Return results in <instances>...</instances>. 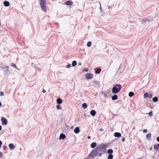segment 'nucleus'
Masks as SVG:
<instances>
[{"mask_svg":"<svg viewBox=\"0 0 159 159\" xmlns=\"http://www.w3.org/2000/svg\"><path fill=\"white\" fill-rule=\"evenodd\" d=\"M122 88V86L118 84H116L112 89V92L113 93L116 94L118 93Z\"/></svg>","mask_w":159,"mask_h":159,"instance_id":"nucleus-1","label":"nucleus"},{"mask_svg":"<svg viewBox=\"0 0 159 159\" xmlns=\"http://www.w3.org/2000/svg\"><path fill=\"white\" fill-rule=\"evenodd\" d=\"M148 94L147 93H146L144 94V96L145 97L148 98Z\"/></svg>","mask_w":159,"mask_h":159,"instance_id":"nucleus-32","label":"nucleus"},{"mask_svg":"<svg viewBox=\"0 0 159 159\" xmlns=\"http://www.w3.org/2000/svg\"><path fill=\"white\" fill-rule=\"evenodd\" d=\"M2 142L1 140H0V146H1V145H2Z\"/></svg>","mask_w":159,"mask_h":159,"instance_id":"nucleus-47","label":"nucleus"},{"mask_svg":"<svg viewBox=\"0 0 159 159\" xmlns=\"http://www.w3.org/2000/svg\"><path fill=\"white\" fill-rule=\"evenodd\" d=\"M57 102L58 104H60L62 103V100L60 98H58L57 99Z\"/></svg>","mask_w":159,"mask_h":159,"instance_id":"nucleus-13","label":"nucleus"},{"mask_svg":"<svg viewBox=\"0 0 159 159\" xmlns=\"http://www.w3.org/2000/svg\"><path fill=\"white\" fill-rule=\"evenodd\" d=\"M84 70L86 72H88V69L86 68L84 69Z\"/></svg>","mask_w":159,"mask_h":159,"instance_id":"nucleus-40","label":"nucleus"},{"mask_svg":"<svg viewBox=\"0 0 159 159\" xmlns=\"http://www.w3.org/2000/svg\"><path fill=\"white\" fill-rule=\"evenodd\" d=\"M84 159H89V157H86L85 158H84Z\"/></svg>","mask_w":159,"mask_h":159,"instance_id":"nucleus-53","label":"nucleus"},{"mask_svg":"<svg viewBox=\"0 0 159 159\" xmlns=\"http://www.w3.org/2000/svg\"><path fill=\"white\" fill-rule=\"evenodd\" d=\"M98 152L104 151L105 149V145L103 144L98 145L95 148Z\"/></svg>","mask_w":159,"mask_h":159,"instance_id":"nucleus-3","label":"nucleus"},{"mask_svg":"<svg viewBox=\"0 0 159 159\" xmlns=\"http://www.w3.org/2000/svg\"><path fill=\"white\" fill-rule=\"evenodd\" d=\"M98 152L96 150L95 148L93 149L90 152L89 155H88L89 157H90L92 158H93L97 156Z\"/></svg>","mask_w":159,"mask_h":159,"instance_id":"nucleus-4","label":"nucleus"},{"mask_svg":"<svg viewBox=\"0 0 159 159\" xmlns=\"http://www.w3.org/2000/svg\"><path fill=\"white\" fill-rule=\"evenodd\" d=\"M76 64H77V62H76V61H73L72 62V66H74L76 65Z\"/></svg>","mask_w":159,"mask_h":159,"instance_id":"nucleus-27","label":"nucleus"},{"mask_svg":"<svg viewBox=\"0 0 159 159\" xmlns=\"http://www.w3.org/2000/svg\"><path fill=\"white\" fill-rule=\"evenodd\" d=\"M0 95L1 96H3L4 95V93L3 92H1L0 93Z\"/></svg>","mask_w":159,"mask_h":159,"instance_id":"nucleus-39","label":"nucleus"},{"mask_svg":"<svg viewBox=\"0 0 159 159\" xmlns=\"http://www.w3.org/2000/svg\"><path fill=\"white\" fill-rule=\"evenodd\" d=\"M66 138V136L65 135V134H64L63 133H61L60 135L59 139L60 140H61V139L63 140L64 139H65Z\"/></svg>","mask_w":159,"mask_h":159,"instance_id":"nucleus-8","label":"nucleus"},{"mask_svg":"<svg viewBox=\"0 0 159 159\" xmlns=\"http://www.w3.org/2000/svg\"><path fill=\"white\" fill-rule=\"evenodd\" d=\"M152 97V94L151 93L148 94V98H151Z\"/></svg>","mask_w":159,"mask_h":159,"instance_id":"nucleus-34","label":"nucleus"},{"mask_svg":"<svg viewBox=\"0 0 159 159\" xmlns=\"http://www.w3.org/2000/svg\"><path fill=\"white\" fill-rule=\"evenodd\" d=\"M103 95L105 97H107V94L105 93H104Z\"/></svg>","mask_w":159,"mask_h":159,"instance_id":"nucleus-41","label":"nucleus"},{"mask_svg":"<svg viewBox=\"0 0 159 159\" xmlns=\"http://www.w3.org/2000/svg\"><path fill=\"white\" fill-rule=\"evenodd\" d=\"M56 108L58 110H61V107L60 106L59 104H58V105H57L56 106Z\"/></svg>","mask_w":159,"mask_h":159,"instance_id":"nucleus-30","label":"nucleus"},{"mask_svg":"<svg viewBox=\"0 0 159 159\" xmlns=\"http://www.w3.org/2000/svg\"><path fill=\"white\" fill-rule=\"evenodd\" d=\"M73 2L71 1H68L66 2V4L67 5H72Z\"/></svg>","mask_w":159,"mask_h":159,"instance_id":"nucleus-16","label":"nucleus"},{"mask_svg":"<svg viewBox=\"0 0 159 159\" xmlns=\"http://www.w3.org/2000/svg\"><path fill=\"white\" fill-rule=\"evenodd\" d=\"M154 148L156 150L159 149V144L154 145Z\"/></svg>","mask_w":159,"mask_h":159,"instance_id":"nucleus-20","label":"nucleus"},{"mask_svg":"<svg viewBox=\"0 0 159 159\" xmlns=\"http://www.w3.org/2000/svg\"><path fill=\"white\" fill-rule=\"evenodd\" d=\"M70 67H71V65L70 64H69L67 65V66H66V68H69Z\"/></svg>","mask_w":159,"mask_h":159,"instance_id":"nucleus-36","label":"nucleus"},{"mask_svg":"<svg viewBox=\"0 0 159 159\" xmlns=\"http://www.w3.org/2000/svg\"><path fill=\"white\" fill-rule=\"evenodd\" d=\"M1 120L2 121V124L3 125H6L7 124V121L6 119L2 117L1 118Z\"/></svg>","mask_w":159,"mask_h":159,"instance_id":"nucleus-7","label":"nucleus"},{"mask_svg":"<svg viewBox=\"0 0 159 159\" xmlns=\"http://www.w3.org/2000/svg\"><path fill=\"white\" fill-rule=\"evenodd\" d=\"M1 146H0V148H1Z\"/></svg>","mask_w":159,"mask_h":159,"instance_id":"nucleus-55","label":"nucleus"},{"mask_svg":"<svg viewBox=\"0 0 159 159\" xmlns=\"http://www.w3.org/2000/svg\"><path fill=\"white\" fill-rule=\"evenodd\" d=\"M96 145L97 143L96 142H93L91 144V147L92 148H94L96 146Z\"/></svg>","mask_w":159,"mask_h":159,"instance_id":"nucleus-15","label":"nucleus"},{"mask_svg":"<svg viewBox=\"0 0 159 159\" xmlns=\"http://www.w3.org/2000/svg\"><path fill=\"white\" fill-rule=\"evenodd\" d=\"M39 2L41 10L46 12L47 11L46 0H40Z\"/></svg>","mask_w":159,"mask_h":159,"instance_id":"nucleus-2","label":"nucleus"},{"mask_svg":"<svg viewBox=\"0 0 159 159\" xmlns=\"http://www.w3.org/2000/svg\"><path fill=\"white\" fill-rule=\"evenodd\" d=\"M147 131H147V129H144L143 130V132L144 133H146V132H147Z\"/></svg>","mask_w":159,"mask_h":159,"instance_id":"nucleus-38","label":"nucleus"},{"mask_svg":"<svg viewBox=\"0 0 159 159\" xmlns=\"http://www.w3.org/2000/svg\"><path fill=\"white\" fill-rule=\"evenodd\" d=\"M91 44H92V43L91 42H88L87 44V46L88 47H90L91 46Z\"/></svg>","mask_w":159,"mask_h":159,"instance_id":"nucleus-31","label":"nucleus"},{"mask_svg":"<svg viewBox=\"0 0 159 159\" xmlns=\"http://www.w3.org/2000/svg\"><path fill=\"white\" fill-rule=\"evenodd\" d=\"M100 9L101 11H102V9L101 7V3H100Z\"/></svg>","mask_w":159,"mask_h":159,"instance_id":"nucleus-43","label":"nucleus"},{"mask_svg":"<svg viewBox=\"0 0 159 159\" xmlns=\"http://www.w3.org/2000/svg\"><path fill=\"white\" fill-rule=\"evenodd\" d=\"M101 69L100 68H99L96 70L95 72L96 74H99L101 71Z\"/></svg>","mask_w":159,"mask_h":159,"instance_id":"nucleus-21","label":"nucleus"},{"mask_svg":"<svg viewBox=\"0 0 159 159\" xmlns=\"http://www.w3.org/2000/svg\"><path fill=\"white\" fill-rule=\"evenodd\" d=\"M82 107L84 109H85L87 107V105L86 103H84L82 104Z\"/></svg>","mask_w":159,"mask_h":159,"instance_id":"nucleus-24","label":"nucleus"},{"mask_svg":"<svg viewBox=\"0 0 159 159\" xmlns=\"http://www.w3.org/2000/svg\"><path fill=\"white\" fill-rule=\"evenodd\" d=\"M11 66L13 67L14 68L16 69H18V68L16 66V65L14 63H11Z\"/></svg>","mask_w":159,"mask_h":159,"instance_id":"nucleus-23","label":"nucleus"},{"mask_svg":"<svg viewBox=\"0 0 159 159\" xmlns=\"http://www.w3.org/2000/svg\"><path fill=\"white\" fill-rule=\"evenodd\" d=\"M9 67L7 66L3 68L4 69V74L5 75H7L10 74V72L9 69Z\"/></svg>","mask_w":159,"mask_h":159,"instance_id":"nucleus-5","label":"nucleus"},{"mask_svg":"<svg viewBox=\"0 0 159 159\" xmlns=\"http://www.w3.org/2000/svg\"><path fill=\"white\" fill-rule=\"evenodd\" d=\"M2 103L1 102H0V107L1 106H2Z\"/></svg>","mask_w":159,"mask_h":159,"instance_id":"nucleus-52","label":"nucleus"},{"mask_svg":"<svg viewBox=\"0 0 159 159\" xmlns=\"http://www.w3.org/2000/svg\"><path fill=\"white\" fill-rule=\"evenodd\" d=\"M3 149L4 150H7V147L5 146H3Z\"/></svg>","mask_w":159,"mask_h":159,"instance_id":"nucleus-35","label":"nucleus"},{"mask_svg":"<svg viewBox=\"0 0 159 159\" xmlns=\"http://www.w3.org/2000/svg\"><path fill=\"white\" fill-rule=\"evenodd\" d=\"M9 147L11 150H13L15 146L12 143H10L9 145Z\"/></svg>","mask_w":159,"mask_h":159,"instance_id":"nucleus-14","label":"nucleus"},{"mask_svg":"<svg viewBox=\"0 0 159 159\" xmlns=\"http://www.w3.org/2000/svg\"><path fill=\"white\" fill-rule=\"evenodd\" d=\"M102 154L101 153H99L98 155L99 157H100L102 155Z\"/></svg>","mask_w":159,"mask_h":159,"instance_id":"nucleus-45","label":"nucleus"},{"mask_svg":"<svg viewBox=\"0 0 159 159\" xmlns=\"http://www.w3.org/2000/svg\"><path fill=\"white\" fill-rule=\"evenodd\" d=\"M90 114L92 116H94L96 114V112L95 110H93L90 111Z\"/></svg>","mask_w":159,"mask_h":159,"instance_id":"nucleus-10","label":"nucleus"},{"mask_svg":"<svg viewBox=\"0 0 159 159\" xmlns=\"http://www.w3.org/2000/svg\"><path fill=\"white\" fill-rule=\"evenodd\" d=\"M121 140L123 142H124L125 140V138H122V139H121Z\"/></svg>","mask_w":159,"mask_h":159,"instance_id":"nucleus-42","label":"nucleus"},{"mask_svg":"<svg viewBox=\"0 0 159 159\" xmlns=\"http://www.w3.org/2000/svg\"><path fill=\"white\" fill-rule=\"evenodd\" d=\"M157 140L158 142H159V137H158L157 138Z\"/></svg>","mask_w":159,"mask_h":159,"instance_id":"nucleus-44","label":"nucleus"},{"mask_svg":"<svg viewBox=\"0 0 159 159\" xmlns=\"http://www.w3.org/2000/svg\"><path fill=\"white\" fill-rule=\"evenodd\" d=\"M117 96L116 94L113 95L111 98L113 100H116L117 99Z\"/></svg>","mask_w":159,"mask_h":159,"instance_id":"nucleus-17","label":"nucleus"},{"mask_svg":"<svg viewBox=\"0 0 159 159\" xmlns=\"http://www.w3.org/2000/svg\"><path fill=\"white\" fill-rule=\"evenodd\" d=\"M99 130L100 131H103V129H102V128L100 129H99Z\"/></svg>","mask_w":159,"mask_h":159,"instance_id":"nucleus-48","label":"nucleus"},{"mask_svg":"<svg viewBox=\"0 0 159 159\" xmlns=\"http://www.w3.org/2000/svg\"><path fill=\"white\" fill-rule=\"evenodd\" d=\"M142 22L143 23H145L146 22H147V21H150V20H148L147 19H142Z\"/></svg>","mask_w":159,"mask_h":159,"instance_id":"nucleus-26","label":"nucleus"},{"mask_svg":"<svg viewBox=\"0 0 159 159\" xmlns=\"http://www.w3.org/2000/svg\"><path fill=\"white\" fill-rule=\"evenodd\" d=\"M151 134L150 133H149L147 134L146 135V139L148 140H150L151 137Z\"/></svg>","mask_w":159,"mask_h":159,"instance_id":"nucleus-18","label":"nucleus"},{"mask_svg":"<svg viewBox=\"0 0 159 159\" xmlns=\"http://www.w3.org/2000/svg\"><path fill=\"white\" fill-rule=\"evenodd\" d=\"M93 77V75L92 74L90 73H87L85 75V77L87 79H90Z\"/></svg>","mask_w":159,"mask_h":159,"instance_id":"nucleus-6","label":"nucleus"},{"mask_svg":"<svg viewBox=\"0 0 159 159\" xmlns=\"http://www.w3.org/2000/svg\"><path fill=\"white\" fill-rule=\"evenodd\" d=\"M43 93H45L46 92V91H45V90L44 89H43Z\"/></svg>","mask_w":159,"mask_h":159,"instance_id":"nucleus-46","label":"nucleus"},{"mask_svg":"<svg viewBox=\"0 0 159 159\" xmlns=\"http://www.w3.org/2000/svg\"><path fill=\"white\" fill-rule=\"evenodd\" d=\"M4 6L5 7H8L10 5V3L9 2L5 1L3 2Z\"/></svg>","mask_w":159,"mask_h":159,"instance_id":"nucleus-12","label":"nucleus"},{"mask_svg":"<svg viewBox=\"0 0 159 159\" xmlns=\"http://www.w3.org/2000/svg\"><path fill=\"white\" fill-rule=\"evenodd\" d=\"M3 156V154L2 152H0V158Z\"/></svg>","mask_w":159,"mask_h":159,"instance_id":"nucleus-37","label":"nucleus"},{"mask_svg":"<svg viewBox=\"0 0 159 159\" xmlns=\"http://www.w3.org/2000/svg\"><path fill=\"white\" fill-rule=\"evenodd\" d=\"M80 131V129L78 127H76L74 129V132L76 134L78 133Z\"/></svg>","mask_w":159,"mask_h":159,"instance_id":"nucleus-11","label":"nucleus"},{"mask_svg":"<svg viewBox=\"0 0 159 159\" xmlns=\"http://www.w3.org/2000/svg\"><path fill=\"white\" fill-rule=\"evenodd\" d=\"M134 95V93L132 92H130L129 93V96L131 97Z\"/></svg>","mask_w":159,"mask_h":159,"instance_id":"nucleus-25","label":"nucleus"},{"mask_svg":"<svg viewBox=\"0 0 159 159\" xmlns=\"http://www.w3.org/2000/svg\"><path fill=\"white\" fill-rule=\"evenodd\" d=\"M93 82L96 85H98L99 84V82L98 81L94 80L93 81Z\"/></svg>","mask_w":159,"mask_h":159,"instance_id":"nucleus-29","label":"nucleus"},{"mask_svg":"<svg viewBox=\"0 0 159 159\" xmlns=\"http://www.w3.org/2000/svg\"><path fill=\"white\" fill-rule=\"evenodd\" d=\"M90 138H91V137H90V136H88V139H90Z\"/></svg>","mask_w":159,"mask_h":159,"instance_id":"nucleus-50","label":"nucleus"},{"mask_svg":"<svg viewBox=\"0 0 159 159\" xmlns=\"http://www.w3.org/2000/svg\"><path fill=\"white\" fill-rule=\"evenodd\" d=\"M114 136L116 137H120L121 136V134L119 132H116L114 134Z\"/></svg>","mask_w":159,"mask_h":159,"instance_id":"nucleus-9","label":"nucleus"},{"mask_svg":"<svg viewBox=\"0 0 159 159\" xmlns=\"http://www.w3.org/2000/svg\"><path fill=\"white\" fill-rule=\"evenodd\" d=\"M107 152L109 154H112L113 152V151L112 149H109L108 150Z\"/></svg>","mask_w":159,"mask_h":159,"instance_id":"nucleus-22","label":"nucleus"},{"mask_svg":"<svg viewBox=\"0 0 159 159\" xmlns=\"http://www.w3.org/2000/svg\"><path fill=\"white\" fill-rule=\"evenodd\" d=\"M2 129V126L0 125V131Z\"/></svg>","mask_w":159,"mask_h":159,"instance_id":"nucleus-51","label":"nucleus"},{"mask_svg":"<svg viewBox=\"0 0 159 159\" xmlns=\"http://www.w3.org/2000/svg\"><path fill=\"white\" fill-rule=\"evenodd\" d=\"M149 116H152V111H150L149 113H148Z\"/></svg>","mask_w":159,"mask_h":159,"instance_id":"nucleus-33","label":"nucleus"},{"mask_svg":"<svg viewBox=\"0 0 159 159\" xmlns=\"http://www.w3.org/2000/svg\"><path fill=\"white\" fill-rule=\"evenodd\" d=\"M152 147H150V148H149V150H151H151H152Z\"/></svg>","mask_w":159,"mask_h":159,"instance_id":"nucleus-49","label":"nucleus"},{"mask_svg":"<svg viewBox=\"0 0 159 159\" xmlns=\"http://www.w3.org/2000/svg\"><path fill=\"white\" fill-rule=\"evenodd\" d=\"M79 65H81V64L80 63H79Z\"/></svg>","mask_w":159,"mask_h":159,"instance_id":"nucleus-54","label":"nucleus"},{"mask_svg":"<svg viewBox=\"0 0 159 159\" xmlns=\"http://www.w3.org/2000/svg\"><path fill=\"white\" fill-rule=\"evenodd\" d=\"M158 101V98L156 96H155L154 97L152 98V101L154 102H156Z\"/></svg>","mask_w":159,"mask_h":159,"instance_id":"nucleus-19","label":"nucleus"},{"mask_svg":"<svg viewBox=\"0 0 159 159\" xmlns=\"http://www.w3.org/2000/svg\"><path fill=\"white\" fill-rule=\"evenodd\" d=\"M113 156L112 154H109L108 156V159H112Z\"/></svg>","mask_w":159,"mask_h":159,"instance_id":"nucleus-28","label":"nucleus"}]
</instances>
